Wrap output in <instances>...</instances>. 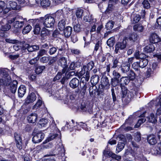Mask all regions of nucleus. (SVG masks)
Returning a JSON list of instances; mask_svg holds the SVG:
<instances>
[{
    "instance_id": "obj_1",
    "label": "nucleus",
    "mask_w": 161,
    "mask_h": 161,
    "mask_svg": "<svg viewBox=\"0 0 161 161\" xmlns=\"http://www.w3.org/2000/svg\"><path fill=\"white\" fill-rule=\"evenodd\" d=\"M122 97H125L127 103H129L137 94V92L134 90L128 91L126 88L123 87L121 88Z\"/></svg>"
},
{
    "instance_id": "obj_2",
    "label": "nucleus",
    "mask_w": 161,
    "mask_h": 161,
    "mask_svg": "<svg viewBox=\"0 0 161 161\" xmlns=\"http://www.w3.org/2000/svg\"><path fill=\"white\" fill-rule=\"evenodd\" d=\"M40 21L47 28L53 27L55 21L54 17L49 15H46L44 17L41 18Z\"/></svg>"
},
{
    "instance_id": "obj_3",
    "label": "nucleus",
    "mask_w": 161,
    "mask_h": 161,
    "mask_svg": "<svg viewBox=\"0 0 161 161\" xmlns=\"http://www.w3.org/2000/svg\"><path fill=\"white\" fill-rule=\"evenodd\" d=\"M127 37H125L122 41L117 42L115 46V52L116 54L119 53V50H123L126 47Z\"/></svg>"
},
{
    "instance_id": "obj_4",
    "label": "nucleus",
    "mask_w": 161,
    "mask_h": 161,
    "mask_svg": "<svg viewBox=\"0 0 161 161\" xmlns=\"http://www.w3.org/2000/svg\"><path fill=\"white\" fill-rule=\"evenodd\" d=\"M117 139H119V140L123 142H120L118 143L116 149V153H119L124 148L125 145L124 142L126 141L125 136L122 135H119L118 136Z\"/></svg>"
},
{
    "instance_id": "obj_5",
    "label": "nucleus",
    "mask_w": 161,
    "mask_h": 161,
    "mask_svg": "<svg viewBox=\"0 0 161 161\" xmlns=\"http://www.w3.org/2000/svg\"><path fill=\"white\" fill-rule=\"evenodd\" d=\"M118 2V0H109L108 7L106 10V13H109L114 10L116 8V5Z\"/></svg>"
},
{
    "instance_id": "obj_6",
    "label": "nucleus",
    "mask_w": 161,
    "mask_h": 161,
    "mask_svg": "<svg viewBox=\"0 0 161 161\" xmlns=\"http://www.w3.org/2000/svg\"><path fill=\"white\" fill-rule=\"evenodd\" d=\"M44 136V134L40 131L34 135L32 138V141L35 143H39L43 140Z\"/></svg>"
},
{
    "instance_id": "obj_7",
    "label": "nucleus",
    "mask_w": 161,
    "mask_h": 161,
    "mask_svg": "<svg viewBox=\"0 0 161 161\" xmlns=\"http://www.w3.org/2000/svg\"><path fill=\"white\" fill-rule=\"evenodd\" d=\"M23 46V50L27 49L29 52H33L39 49V47L37 45H30L28 44H25Z\"/></svg>"
},
{
    "instance_id": "obj_8",
    "label": "nucleus",
    "mask_w": 161,
    "mask_h": 161,
    "mask_svg": "<svg viewBox=\"0 0 161 161\" xmlns=\"http://www.w3.org/2000/svg\"><path fill=\"white\" fill-rule=\"evenodd\" d=\"M8 23L6 19H3L0 22V25H1V30L2 31H6L9 30L11 26Z\"/></svg>"
},
{
    "instance_id": "obj_9",
    "label": "nucleus",
    "mask_w": 161,
    "mask_h": 161,
    "mask_svg": "<svg viewBox=\"0 0 161 161\" xmlns=\"http://www.w3.org/2000/svg\"><path fill=\"white\" fill-rule=\"evenodd\" d=\"M14 22L13 25L14 28H19L22 27L24 25V21H19L16 20V19L13 18L8 21L9 23H12Z\"/></svg>"
},
{
    "instance_id": "obj_10",
    "label": "nucleus",
    "mask_w": 161,
    "mask_h": 161,
    "mask_svg": "<svg viewBox=\"0 0 161 161\" xmlns=\"http://www.w3.org/2000/svg\"><path fill=\"white\" fill-rule=\"evenodd\" d=\"M90 71L86 70V72L85 77H83L81 79V82L83 83V86L81 88L85 90H86L87 87L86 86V82L88 81L90 77Z\"/></svg>"
},
{
    "instance_id": "obj_11",
    "label": "nucleus",
    "mask_w": 161,
    "mask_h": 161,
    "mask_svg": "<svg viewBox=\"0 0 161 161\" xmlns=\"http://www.w3.org/2000/svg\"><path fill=\"white\" fill-rule=\"evenodd\" d=\"M150 41L153 43H157L160 41V38L156 33H152L150 34Z\"/></svg>"
},
{
    "instance_id": "obj_12",
    "label": "nucleus",
    "mask_w": 161,
    "mask_h": 161,
    "mask_svg": "<svg viewBox=\"0 0 161 161\" xmlns=\"http://www.w3.org/2000/svg\"><path fill=\"white\" fill-rule=\"evenodd\" d=\"M79 80L76 78H73L69 82V86L75 89L79 85Z\"/></svg>"
},
{
    "instance_id": "obj_13",
    "label": "nucleus",
    "mask_w": 161,
    "mask_h": 161,
    "mask_svg": "<svg viewBox=\"0 0 161 161\" xmlns=\"http://www.w3.org/2000/svg\"><path fill=\"white\" fill-rule=\"evenodd\" d=\"M36 97L35 93L32 92L27 96L26 99L25 103L26 104H28L31 103L33 102L36 100Z\"/></svg>"
},
{
    "instance_id": "obj_14",
    "label": "nucleus",
    "mask_w": 161,
    "mask_h": 161,
    "mask_svg": "<svg viewBox=\"0 0 161 161\" xmlns=\"http://www.w3.org/2000/svg\"><path fill=\"white\" fill-rule=\"evenodd\" d=\"M130 70V65L129 64H126L125 63L120 67L121 72L124 74H126Z\"/></svg>"
},
{
    "instance_id": "obj_15",
    "label": "nucleus",
    "mask_w": 161,
    "mask_h": 161,
    "mask_svg": "<svg viewBox=\"0 0 161 161\" xmlns=\"http://www.w3.org/2000/svg\"><path fill=\"white\" fill-rule=\"evenodd\" d=\"M37 118V115L35 113L31 114L27 117L29 122L31 123H34L36 122Z\"/></svg>"
},
{
    "instance_id": "obj_16",
    "label": "nucleus",
    "mask_w": 161,
    "mask_h": 161,
    "mask_svg": "<svg viewBox=\"0 0 161 161\" xmlns=\"http://www.w3.org/2000/svg\"><path fill=\"white\" fill-rule=\"evenodd\" d=\"M151 152L155 155L161 154V142L158 143L154 149L151 150Z\"/></svg>"
},
{
    "instance_id": "obj_17",
    "label": "nucleus",
    "mask_w": 161,
    "mask_h": 161,
    "mask_svg": "<svg viewBox=\"0 0 161 161\" xmlns=\"http://www.w3.org/2000/svg\"><path fill=\"white\" fill-rule=\"evenodd\" d=\"M42 25V23L40 20L39 21L38 23L36 24L35 26V28L33 31L34 34H39L41 27Z\"/></svg>"
},
{
    "instance_id": "obj_18",
    "label": "nucleus",
    "mask_w": 161,
    "mask_h": 161,
    "mask_svg": "<svg viewBox=\"0 0 161 161\" xmlns=\"http://www.w3.org/2000/svg\"><path fill=\"white\" fill-rule=\"evenodd\" d=\"M147 142L151 145H154L157 142L155 136L153 135L149 136L147 138Z\"/></svg>"
},
{
    "instance_id": "obj_19",
    "label": "nucleus",
    "mask_w": 161,
    "mask_h": 161,
    "mask_svg": "<svg viewBox=\"0 0 161 161\" xmlns=\"http://www.w3.org/2000/svg\"><path fill=\"white\" fill-rule=\"evenodd\" d=\"M63 31L64 36L68 38L71 35L72 32V27L68 26L66 27Z\"/></svg>"
},
{
    "instance_id": "obj_20",
    "label": "nucleus",
    "mask_w": 161,
    "mask_h": 161,
    "mask_svg": "<svg viewBox=\"0 0 161 161\" xmlns=\"http://www.w3.org/2000/svg\"><path fill=\"white\" fill-rule=\"evenodd\" d=\"M26 89L25 86L24 85H21L18 90V94L19 97H23L26 92Z\"/></svg>"
},
{
    "instance_id": "obj_21",
    "label": "nucleus",
    "mask_w": 161,
    "mask_h": 161,
    "mask_svg": "<svg viewBox=\"0 0 161 161\" xmlns=\"http://www.w3.org/2000/svg\"><path fill=\"white\" fill-rule=\"evenodd\" d=\"M80 63L77 62H72L69 64V67H68V71L75 70L76 68L80 66Z\"/></svg>"
},
{
    "instance_id": "obj_22",
    "label": "nucleus",
    "mask_w": 161,
    "mask_h": 161,
    "mask_svg": "<svg viewBox=\"0 0 161 161\" xmlns=\"http://www.w3.org/2000/svg\"><path fill=\"white\" fill-rule=\"evenodd\" d=\"M155 47L153 44H150L145 47L144 48L145 53H151L154 51Z\"/></svg>"
},
{
    "instance_id": "obj_23",
    "label": "nucleus",
    "mask_w": 161,
    "mask_h": 161,
    "mask_svg": "<svg viewBox=\"0 0 161 161\" xmlns=\"http://www.w3.org/2000/svg\"><path fill=\"white\" fill-rule=\"evenodd\" d=\"M17 84V81L16 80L13 81V82L10 84V90L12 93H14L16 92Z\"/></svg>"
},
{
    "instance_id": "obj_24",
    "label": "nucleus",
    "mask_w": 161,
    "mask_h": 161,
    "mask_svg": "<svg viewBox=\"0 0 161 161\" xmlns=\"http://www.w3.org/2000/svg\"><path fill=\"white\" fill-rule=\"evenodd\" d=\"M59 63L62 67L68 66L67 65V60L64 57H62L59 60Z\"/></svg>"
},
{
    "instance_id": "obj_25",
    "label": "nucleus",
    "mask_w": 161,
    "mask_h": 161,
    "mask_svg": "<svg viewBox=\"0 0 161 161\" xmlns=\"http://www.w3.org/2000/svg\"><path fill=\"white\" fill-rule=\"evenodd\" d=\"M130 80L128 76H122L120 78V85H127Z\"/></svg>"
},
{
    "instance_id": "obj_26",
    "label": "nucleus",
    "mask_w": 161,
    "mask_h": 161,
    "mask_svg": "<svg viewBox=\"0 0 161 161\" xmlns=\"http://www.w3.org/2000/svg\"><path fill=\"white\" fill-rule=\"evenodd\" d=\"M8 4L9 6L8 8L10 10L11 9L13 10L17 9V4L15 1H10L8 2Z\"/></svg>"
},
{
    "instance_id": "obj_27",
    "label": "nucleus",
    "mask_w": 161,
    "mask_h": 161,
    "mask_svg": "<svg viewBox=\"0 0 161 161\" xmlns=\"http://www.w3.org/2000/svg\"><path fill=\"white\" fill-rule=\"evenodd\" d=\"M99 79V77L97 75H95L92 76L91 80V82L92 85L95 86L98 82Z\"/></svg>"
},
{
    "instance_id": "obj_28",
    "label": "nucleus",
    "mask_w": 161,
    "mask_h": 161,
    "mask_svg": "<svg viewBox=\"0 0 161 161\" xmlns=\"http://www.w3.org/2000/svg\"><path fill=\"white\" fill-rule=\"evenodd\" d=\"M139 63L140 67L143 68L147 66L148 63V60L145 58H142L140 59Z\"/></svg>"
},
{
    "instance_id": "obj_29",
    "label": "nucleus",
    "mask_w": 161,
    "mask_h": 161,
    "mask_svg": "<svg viewBox=\"0 0 161 161\" xmlns=\"http://www.w3.org/2000/svg\"><path fill=\"white\" fill-rule=\"evenodd\" d=\"M65 24L64 19H62L59 21L58 24V27L60 31H63L65 29Z\"/></svg>"
},
{
    "instance_id": "obj_30",
    "label": "nucleus",
    "mask_w": 161,
    "mask_h": 161,
    "mask_svg": "<svg viewBox=\"0 0 161 161\" xmlns=\"http://www.w3.org/2000/svg\"><path fill=\"white\" fill-rule=\"evenodd\" d=\"M147 121L149 122L155 123L157 121V119L153 113L151 114L149 116L147 117Z\"/></svg>"
},
{
    "instance_id": "obj_31",
    "label": "nucleus",
    "mask_w": 161,
    "mask_h": 161,
    "mask_svg": "<svg viewBox=\"0 0 161 161\" xmlns=\"http://www.w3.org/2000/svg\"><path fill=\"white\" fill-rule=\"evenodd\" d=\"M111 84L112 86L113 87H115L119 84H120V79L118 78H112L111 79Z\"/></svg>"
},
{
    "instance_id": "obj_32",
    "label": "nucleus",
    "mask_w": 161,
    "mask_h": 161,
    "mask_svg": "<svg viewBox=\"0 0 161 161\" xmlns=\"http://www.w3.org/2000/svg\"><path fill=\"white\" fill-rule=\"evenodd\" d=\"M97 87L95 85H92L89 88V92L91 96H94L95 95L96 92H97Z\"/></svg>"
},
{
    "instance_id": "obj_33",
    "label": "nucleus",
    "mask_w": 161,
    "mask_h": 161,
    "mask_svg": "<svg viewBox=\"0 0 161 161\" xmlns=\"http://www.w3.org/2000/svg\"><path fill=\"white\" fill-rule=\"evenodd\" d=\"M101 85L102 86H109L110 84L109 82L108 78L106 76L103 77L101 80Z\"/></svg>"
},
{
    "instance_id": "obj_34",
    "label": "nucleus",
    "mask_w": 161,
    "mask_h": 161,
    "mask_svg": "<svg viewBox=\"0 0 161 161\" xmlns=\"http://www.w3.org/2000/svg\"><path fill=\"white\" fill-rule=\"evenodd\" d=\"M15 44L14 45L13 48L15 50L18 51L21 48H22L23 49V46L25 44H23L18 41V42Z\"/></svg>"
},
{
    "instance_id": "obj_35",
    "label": "nucleus",
    "mask_w": 161,
    "mask_h": 161,
    "mask_svg": "<svg viewBox=\"0 0 161 161\" xmlns=\"http://www.w3.org/2000/svg\"><path fill=\"white\" fill-rule=\"evenodd\" d=\"M144 29L143 26L142 25L137 24L133 26V30L134 31H137L139 32H142Z\"/></svg>"
},
{
    "instance_id": "obj_36",
    "label": "nucleus",
    "mask_w": 161,
    "mask_h": 161,
    "mask_svg": "<svg viewBox=\"0 0 161 161\" xmlns=\"http://www.w3.org/2000/svg\"><path fill=\"white\" fill-rule=\"evenodd\" d=\"M126 75H127V76L129 78L130 80H134L136 78V74L131 69H130Z\"/></svg>"
},
{
    "instance_id": "obj_37",
    "label": "nucleus",
    "mask_w": 161,
    "mask_h": 161,
    "mask_svg": "<svg viewBox=\"0 0 161 161\" xmlns=\"http://www.w3.org/2000/svg\"><path fill=\"white\" fill-rule=\"evenodd\" d=\"M140 19L141 17L139 15L137 14H133L131 21L133 23L135 24L138 22Z\"/></svg>"
},
{
    "instance_id": "obj_38",
    "label": "nucleus",
    "mask_w": 161,
    "mask_h": 161,
    "mask_svg": "<svg viewBox=\"0 0 161 161\" xmlns=\"http://www.w3.org/2000/svg\"><path fill=\"white\" fill-rule=\"evenodd\" d=\"M138 37L139 36L137 34L133 33L130 35L129 39L130 41L135 42L137 40Z\"/></svg>"
},
{
    "instance_id": "obj_39",
    "label": "nucleus",
    "mask_w": 161,
    "mask_h": 161,
    "mask_svg": "<svg viewBox=\"0 0 161 161\" xmlns=\"http://www.w3.org/2000/svg\"><path fill=\"white\" fill-rule=\"evenodd\" d=\"M50 34V31L47 29L45 27L42 28L41 32V36L42 37H44L49 35Z\"/></svg>"
},
{
    "instance_id": "obj_40",
    "label": "nucleus",
    "mask_w": 161,
    "mask_h": 161,
    "mask_svg": "<svg viewBox=\"0 0 161 161\" xmlns=\"http://www.w3.org/2000/svg\"><path fill=\"white\" fill-rule=\"evenodd\" d=\"M115 43V38L112 37L109 38L107 41V43L108 46L110 47H112Z\"/></svg>"
},
{
    "instance_id": "obj_41",
    "label": "nucleus",
    "mask_w": 161,
    "mask_h": 161,
    "mask_svg": "<svg viewBox=\"0 0 161 161\" xmlns=\"http://www.w3.org/2000/svg\"><path fill=\"white\" fill-rule=\"evenodd\" d=\"M51 4V1L49 0H42L41 2V5L44 8L49 7Z\"/></svg>"
},
{
    "instance_id": "obj_42",
    "label": "nucleus",
    "mask_w": 161,
    "mask_h": 161,
    "mask_svg": "<svg viewBox=\"0 0 161 161\" xmlns=\"http://www.w3.org/2000/svg\"><path fill=\"white\" fill-rule=\"evenodd\" d=\"M104 89L103 86L102 85H100L99 86L98 89L97 90V95L98 96H103L104 95Z\"/></svg>"
},
{
    "instance_id": "obj_43",
    "label": "nucleus",
    "mask_w": 161,
    "mask_h": 161,
    "mask_svg": "<svg viewBox=\"0 0 161 161\" xmlns=\"http://www.w3.org/2000/svg\"><path fill=\"white\" fill-rule=\"evenodd\" d=\"M47 54V50L44 49H40L37 53V57L39 58L40 57Z\"/></svg>"
},
{
    "instance_id": "obj_44",
    "label": "nucleus",
    "mask_w": 161,
    "mask_h": 161,
    "mask_svg": "<svg viewBox=\"0 0 161 161\" xmlns=\"http://www.w3.org/2000/svg\"><path fill=\"white\" fill-rule=\"evenodd\" d=\"M113 65L111 68L115 69L118 67L119 63V59L117 58L113 59L112 60Z\"/></svg>"
},
{
    "instance_id": "obj_45",
    "label": "nucleus",
    "mask_w": 161,
    "mask_h": 161,
    "mask_svg": "<svg viewBox=\"0 0 161 161\" xmlns=\"http://www.w3.org/2000/svg\"><path fill=\"white\" fill-rule=\"evenodd\" d=\"M48 122V120L47 119H42L39 122V124L41 127H46Z\"/></svg>"
},
{
    "instance_id": "obj_46",
    "label": "nucleus",
    "mask_w": 161,
    "mask_h": 161,
    "mask_svg": "<svg viewBox=\"0 0 161 161\" xmlns=\"http://www.w3.org/2000/svg\"><path fill=\"white\" fill-rule=\"evenodd\" d=\"M61 147H58L57 150H56V154H60L62 153H63L65 151L64 147L61 144Z\"/></svg>"
},
{
    "instance_id": "obj_47",
    "label": "nucleus",
    "mask_w": 161,
    "mask_h": 161,
    "mask_svg": "<svg viewBox=\"0 0 161 161\" xmlns=\"http://www.w3.org/2000/svg\"><path fill=\"white\" fill-rule=\"evenodd\" d=\"M32 28L31 26L29 25H27L24 27L22 31V33L24 34H26L29 33Z\"/></svg>"
},
{
    "instance_id": "obj_48",
    "label": "nucleus",
    "mask_w": 161,
    "mask_h": 161,
    "mask_svg": "<svg viewBox=\"0 0 161 161\" xmlns=\"http://www.w3.org/2000/svg\"><path fill=\"white\" fill-rule=\"evenodd\" d=\"M114 22L112 21L108 22L106 25V28L107 30H111L113 28Z\"/></svg>"
},
{
    "instance_id": "obj_49",
    "label": "nucleus",
    "mask_w": 161,
    "mask_h": 161,
    "mask_svg": "<svg viewBox=\"0 0 161 161\" xmlns=\"http://www.w3.org/2000/svg\"><path fill=\"white\" fill-rule=\"evenodd\" d=\"M57 48V47L53 46L49 49L48 51V53L50 55L54 54L56 52Z\"/></svg>"
},
{
    "instance_id": "obj_50",
    "label": "nucleus",
    "mask_w": 161,
    "mask_h": 161,
    "mask_svg": "<svg viewBox=\"0 0 161 161\" xmlns=\"http://www.w3.org/2000/svg\"><path fill=\"white\" fill-rule=\"evenodd\" d=\"M156 72L152 69L149 68H148L146 72V76L148 78L153 75Z\"/></svg>"
},
{
    "instance_id": "obj_51",
    "label": "nucleus",
    "mask_w": 161,
    "mask_h": 161,
    "mask_svg": "<svg viewBox=\"0 0 161 161\" xmlns=\"http://www.w3.org/2000/svg\"><path fill=\"white\" fill-rule=\"evenodd\" d=\"M83 10L81 9H78L76 13V15L78 18H81L83 15Z\"/></svg>"
},
{
    "instance_id": "obj_52",
    "label": "nucleus",
    "mask_w": 161,
    "mask_h": 161,
    "mask_svg": "<svg viewBox=\"0 0 161 161\" xmlns=\"http://www.w3.org/2000/svg\"><path fill=\"white\" fill-rule=\"evenodd\" d=\"M45 68L44 66H39L36 69V74H39L41 73Z\"/></svg>"
},
{
    "instance_id": "obj_53",
    "label": "nucleus",
    "mask_w": 161,
    "mask_h": 161,
    "mask_svg": "<svg viewBox=\"0 0 161 161\" xmlns=\"http://www.w3.org/2000/svg\"><path fill=\"white\" fill-rule=\"evenodd\" d=\"M113 77L112 78L119 79L121 77L120 74L116 70H114L112 73Z\"/></svg>"
},
{
    "instance_id": "obj_54",
    "label": "nucleus",
    "mask_w": 161,
    "mask_h": 161,
    "mask_svg": "<svg viewBox=\"0 0 161 161\" xmlns=\"http://www.w3.org/2000/svg\"><path fill=\"white\" fill-rule=\"evenodd\" d=\"M134 140L137 142H139L141 139V135L139 132H136L135 134Z\"/></svg>"
},
{
    "instance_id": "obj_55",
    "label": "nucleus",
    "mask_w": 161,
    "mask_h": 161,
    "mask_svg": "<svg viewBox=\"0 0 161 161\" xmlns=\"http://www.w3.org/2000/svg\"><path fill=\"white\" fill-rule=\"evenodd\" d=\"M81 29L80 25L79 24L76 23L75 24L74 26V29L75 31L78 32L80 31Z\"/></svg>"
},
{
    "instance_id": "obj_56",
    "label": "nucleus",
    "mask_w": 161,
    "mask_h": 161,
    "mask_svg": "<svg viewBox=\"0 0 161 161\" xmlns=\"http://www.w3.org/2000/svg\"><path fill=\"white\" fill-rule=\"evenodd\" d=\"M57 56H56L55 57H51L50 58L49 57V62L48 63L49 65H51L53 64L57 61Z\"/></svg>"
},
{
    "instance_id": "obj_57",
    "label": "nucleus",
    "mask_w": 161,
    "mask_h": 161,
    "mask_svg": "<svg viewBox=\"0 0 161 161\" xmlns=\"http://www.w3.org/2000/svg\"><path fill=\"white\" fill-rule=\"evenodd\" d=\"M142 4L144 8L148 9L150 7V4L147 0H144L142 3Z\"/></svg>"
},
{
    "instance_id": "obj_58",
    "label": "nucleus",
    "mask_w": 161,
    "mask_h": 161,
    "mask_svg": "<svg viewBox=\"0 0 161 161\" xmlns=\"http://www.w3.org/2000/svg\"><path fill=\"white\" fill-rule=\"evenodd\" d=\"M133 68L136 70L138 71L139 69L140 64L138 62H134L132 65Z\"/></svg>"
},
{
    "instance_id": "obj_59",
    "label": "nucleus",
    "mask_w": 161,
    "mask_h": 161,
    "mask_svg": "<svg viewBox=\"0 0 161 161\" xmlns=\"http://www.w3.org/2000/svg\"><path fill=\"white\" fill-rule=\"evenodd\" d=\"M49 60V57L44 56L42 57L40 59L41 62L43 63H46L48 62Z\"/></svg>"
},
{
    "instance_id": "obj_60",
    "label": "nucleus",
    "mask_w": 161,
    "mask_h": 161,
    "mask_svg": "<svg viewBox=\"0 0 161 161\" xmlns=\"http://www.w3.org/2000/svg\"><path fill=\"white\" fill-rule=\"evenodd\" d=\"M58 135L57 134H54L51 135L47 138V139L45 141H46V142H49L51 140L54 139H55L57 136Z\"/></svg>"
},
{
    "instance_id": "obj_61",
    "label": "nucleus",
    "mask_w": 161,
    "mask_h": 161,
    "mask_svg": "<svg viewBox=\"0 0 161 161\" xmlns=\"http://www.w3.org/2000/svg\"><path fill=\"white\" fill-rule=\"evenodd\" d=\"M94 63L93 61H91L87 64V70L90 71L92 69L94 66Z\"/></svg>"
},
{
    "instance_id": "obj_62",
    "label": "nucleus",
    "mask_w": 161,
    "mask_h": 161,
    "mask_svg": "<svg viewBox=\"0 0 161 161\" xmlns=\"http://www.w3.org/2000/svg\"><path fill=\"white\" fill-rule=\"evenodd\" d=\"M86 66H83L81 71H80L78 74V76L79 77H81L84 75L86 72Z\"/></svg>"
},
{
    "instance_id": "obj_63",
    "label": "nucleus",
    "mask_w": 161,
    "mask_h": 161,
    "mask_svg": "<svg viewBox=\"0 0 161 161\" xmlns=\"http://www.w3.org/2000/svg\"><path fill=\"white\" fill-rule=\"evenodd\" d=\"M147 119H146L144 118H141L139 119L138 121V123L136 124V125L135 126V128H137L140 126V125L145 122Z\"/></svg>"
},
{
    "instance_id": "obj_64",
    "label": "nucleus",
    "mask_w": 161,
    "mask_h": 161,
    "mask_svg": "<svg viewBox=\"0 0 161 161\" xmlns=\"http://www.w3.org/2000/svg\"><path fill=\"white\" fill-rule=\"evenodd\" d=\"M62 76V73L60 72H58L56 76L54 78L53 80L54 81H55L56 80H59L60 79Z\"/></svg>"
}]
</instances>
